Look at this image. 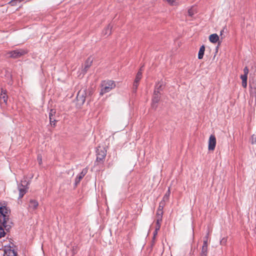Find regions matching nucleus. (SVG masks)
Here are the masks:
<instances>
[{
  "mask_svg": "<svg viewBox=\"0 0 256 256\" xmlns=\"http://www.w3.org/2000/svg\"><path fill=\"white\" fill-rule=\"evenodd\" d=\"M162 216H163V211L162 210H159L158 209L156 214V219H162Z\"/></svg>",
  "mask_w": 256,
  "mask_h": 256,
  "instance_id": "23",
  "label": "nucleus"
},
{
  "mask_svg": "<svg viewBox=\"0 0 256 256\" xmlns=\"http://www.w3.org/2000/svg\"><path fill=\"white\" fill-rule=\"evenodd\" d=\"M112 26L110 24H108L102 30V35L104 36H108L112 34Z\"/></svg>",
  "mask_w": 256,
  "mask_h": 256,
  "instance_id": "12",
  "label": "nucleus"
},
{
  "mask_svg": "<svg viewBox=\"0 0 256 256\" xmlns=\"http://www.w3.org/2000/svg\"><path fill=\"white\" fill-rule=\"evenodd\" d=\"M8 96L6 90L2 89L1 94L0 95V100L3 101L6 104L8 102Z\"/></svg>",
  "mask_w": 256,
  "mask_h": 256,
  "instance_id": "14",
  "label": "nucleus"
},
{
  "mask_svg": "<svg viewBox=\"0 0 256 256\" xmlns=\"http://www.w3.org/2000/svg\"><path fill=\"white\" fill-rule=\"evenodd\" d=\"M208 237H209V232H208V234H206V236L204 238V242L203 244L206 243V245H208Z\"/></svg>",
  "mask_w": 256,
  "mask_h": 256,
  "instance_id": "30",
  "label": "nucleus"
},
{
  "mask_svg": "<svg viewBox=\"0 0 256 256\" xmlns=\"http://www.w3.org/2000/svg\"><path fill=\"white\" fill-rule=\"evenodd\" d=\"M139 84V82L138 81L134 80V84H133V90L134 92H136L138 87Z\"/></svg>",
  "mask_w": 256,
  "mask_h": 256,
  "instance_id": "29",
  "label": "nucleus"
},
{
  "mask_svg": "<svg viewBox=\"0 0 256 256\" xmlns=\"http://www.w3.org/2000/svg\"><path fill=\"white\" fill-rule=\"evenodd\" d=\"M250 87L252 86L251 84H250Z\"/></svg>",
  "mask_w": 256,
  "mask_h": 256,
  "instance_id": "38",
  "label": "nucleus"
},
{
  "mask_svg": "<svg viewBox=\"0 0 256 256\" xmlns=\"http://www.w3.org/2000/svg\"><path fill=\"white\" fill-rule=\"evenodd\" d=\"M240 78L242 80V86L244 88H246L247 86L248 76L245 74H242L240 76Z\"/></svg>",
  "mask_w": 256,
  "mask_h": 256,
  "instance_id": "17",
  "label": "nucleus"
},
{
  "mask_svg": "<svg viewBox=\"0 0 256 256\" xmlns=\"http://www.w3.org/2000/svg\"><path fill=\"white\" fill-rule=\"evenodd\" d=\"M158 230H156V229L155 228V230H154V234H154V238L156 236L157 234Z\"/></svg>",
  "mask_w": 256,
  "mask_h": 256,
  "instance_id": "34",
  "label": "nucleus"
},
{
  "mask_svg": "<svg viewBox=\"0 0 256 256\" xmlns=\"http://www.w3.org/2000/svg\"><path fill=\"white\" fill-rule=\"evenodd\" d=\"M12 246H4V256H17V252L14 249H12Z\"/></svg>",
  "mask_w": 256,
  "mask_h": 256,
  "instance_id": "6",
  "label": "nucleus"
},
{
  "mask_svg": "<svg viewBox=\"0 0 256 256\" xmlns=\"http://www.w3.org/2000/svg\"><path fill=\"white\" fill-rule=\"evenodd\" d=\"M170 194V188H168V190L166 192L165 194L164 195L162 200L164 201L165 202H168L169 200Z\"/></svg>",
  "mask_w": 256,
  "mask_h": 256,
  "instance_id": "18",
  "label": "nucleus"
},
{
  "mask_svg": "<svg viewBox=\"0 0 256 256\" xmlns=\"http://www.w3.org/2000/svg\"><path fill=\"white\" fill-rule=\"evenodd\" d=\"M162 221V219H156V230H159L160 229Z\"/></svg>",
  "mask_w": 256,
  "mask_h": 256,
  "instance_id": "26",
  "label": "nucleus"
},
{
  "mask_svg": "<svg viewBox=\"0 0 256 256\" xmlns=\"http://www.w3.org/2000/svg\"><path fill=\"white\" fill-rule=\"evenodd\" d=\"M116 87L114 81L111 80H104L102 82V89L100 94L102 95L105 93L110 92Z\"/></svg>",
  "mask_w": 256,
  "mask_h": 256,
  "instance_id": "3",
  "label": "nucleus"
},
{
  "mask_svg": "<svg viewBox=\"0 0 256 256\" xmlns=\"http://www.w3.org/2000/svg\"><path fill=\"white\" fill-rule=\"evenodd\" d=\"M160 99V94H158V90H154V96L152 97V107H156V104L158 103Z\"/></svg>",
  "mask_w": 256,
  "mask_h": 256,
  "instance_id": "10",
  "label": "nucleus"
},
{
  "mask_svg": "<svg viewBox=\"0 0 256 256\" xmlns=\"http://www.w3.org/2000/svg\"><path fill=\"white\" fill-rule=\"evenodd\" d=\"M205 51V46L204 45H202L200 46L198 54V58L201 60L203 58L204 53Z\"/></svg>",
  "mask_w": 256,
  "mask_h": 256,
  "instance_id": "16",
  "label": "nucleus"
},
{
  "mask_svg": "<svg viewBox=\"0 0 256 256\" xmlns=\"http://www.w3.org/2000/svg\"><path fill=\"white\" fill-rule=\"evenodd\" d=\"M92 63V60L90 58H88L85 62L84 68L82 70L84 74H86L88 69L90 67Z\"/></svg>",
  "mask_w": 256,
  "mask_h": 256,
  "instance_id": "13",
  "label": "nucleus"
},
{
  "mask_svg": "<svg viewBox=\"0 0 256 256\" xmlns=\"http://www.w3.org/2000/svg\"><path fill=\"white\" fill-rule=\"evenodd\" d=\"M216 138L214 135L211 134L208 140V148L209 150H214L216 146Z\"/></svg>",
  "mask_w": 256,
  "mask_h": 256,
  "instance_id": "7",
  "label": "nucleus"
},
{
  "mask_svg": "<svg viewBox=\"0 0 256 256\" xmlns=\"http://www.w3.org/2000/svg\"><path fill=\"white\" fill-rule=\"evenodd\" d=\"M163 86V83L162 82H158L156 86H155V90H158V94H160V90H162V86Z\"/></svg>",
  "mask_w": 256,
  "mask_h": 256,
  "instance_id": "19",
  "label": "nucleus"
},
{
  "mask_svg": "<svg viewBox=\"0 0 256 256\" xmlns=\"http://www.w3.org/2000/svg\"><path fill=\"white\" fill-rule=\"evenodd\" d=\"M28 182L26 180H22L21 184L18 185V190L19 191L18 198H22L27 192L28 188Z\"/></svg>",
  "mask_w": 256,
  "mask_h": 256,
  "instance_id": "5",
  "label": "nucleus"
},
{
  "mask_svg": "<svg viewBox=\"0 0 256 256\" xmlns=\"http://www.w3.org/2000/svg\"><path fill=\"white\" fill-rule=\"evenodd\" d=\"M96 158L95 164H102L104 163L106 155V150L104 147L98 146L96 150Z\"/></svg>",
  "mask_w": 256,
  "mask_h": 256,
  "instance_id": "2",
  "label": "nucleus"
},
{
  "mask_svg": "<svg viewBox=\"0 0 256 256\" xmlns=\"http://www.w3.org/2000/svg\"><path fill=\"white\" fill-rule=\"evenodd\" d=\"M196 13V10L194 7H192L188 10V14L190 16H192Z\"/></svg>",
  "mask_w": 256,
  "mask_h": 256,
  "instance_id": "24",
  "label": "nucleus"
},
{
  "mask_svg": "<svg viewBox=\"0 0 256 256\" xmlns=\"http://www.w3.org/2000/svg\"><path fill=\"white\" fill-rule=\"evenodd\" d=\"M23 0H12L10 2L9 4H10L12 6H14L17 5L18 3L21 2Z\"/></svg>",
  "mask_w": 256,
  "mask_h": 256,
  "instance_id": "25",
  "label": "nucleus"
},
{
  "mask_svg": "<svg viewBox=\"0 0 256 256\" xmlns=\"http://www.w3.org/2000/svg\"><path fill=\"white\" fill-rule=\"evenodd\" d=\"M226 241H227V239L226 238H222V240L220 242V244L225 245L226 244Z\"/></svg>",
  "mask_w": 256,
  "mask_h": 256,
  "instance_id": "33",
  "label": "nucleus"
},
{
  "mask_svg": "<svg viewBox=\"0 0 256 256\" xmlns=\"http://www.w3.org/2000/svg\"><path fill=\"white\" fill-rule=\"evenodd\" d=\"M52 112H53V110H50V114H49V118H50V123L51 124H52V123L54 126L55 125V124H56V120H53V118H52V116H53V114H52Z\"/></svg>",
  "mask_w": 256,
  "mask_h": 256,
  "instance_id": "22",
  "label": "nucleus"
},
{
  "mask_svg": "<svg viewBox=\"0 0 256 256\" xmlns=\"http://www.w3.org/2000/svg\"><path fill=\"white\" fill-rule=\"evenodd\" d=\"M142 77V68H140V70L138 72L134 80L138 81L140 82Z\"/></svg>",
  "mask_w": 256,
  "mask_h": 256,
  "instance_id": "20",
  "label": "nucleus"
},
{
  "mask_svg": "<svg viewBox=\"0 0 256 256\" xmlns=\"http://www.w3.org/2000/svg\"><path fill=\"white\" fill-rule=\"evenodd\" d=\"M37 160L40 165L42 164V156L39 154L38 156Z\"/></svg>",
  "mask_w": 256,
  "mask_h": 256,
  "instance_id": "31",
  "label": "nucleus"
},
{
  "mask_svg": "<svg viewBox=\"0 0 256 256\" xmlns=\"http://www.w3.org/2000/svg\"><path fill=\"white\" fill-rule=\"evenodd\" d=\"M86 92L84 90H80L77 94L76 99L81 104H84L86 100Z\"/></svg>",
  "mask_w": 256,
  "mask_h": 256,
  "instance_id": "9",
  "label": "nucleus"
},
{
  "mask_svg": "<svg viewBox=\"0 0 256 256\" xmlns=\"http://www.w3.org/2000/svg\"><path fill=\"white\" fill-rule=\"evenodd\" d=\"M208 245H206V242L203 244L200 254H208Z\"/></svg>",
  "mask_w": 256,
  "mask_h": 256,
  "instance_id": "21",
  "label": "nucleus"
},
{
  "mask_svg": "<svg viewBox=\"0 0 256 256\" xmlns=\"http://www.w3.org/2000/svg\"><path fill=\"white\" fill-rule=\"evenodd\" d=\"M250 142L252 144H254L256 143V134H253L252 135L250 138Z\"/></svg>",
  "mask_w": 256,
  "mask_h": 256,
  "instance_id": "27",
  "label": "nucleus"
},
{
  "mask_svg": "<svg viewBox=\"0 0 256 256\" xmlns=\"http://www.w3.org/2000/svg\"><path fill=\"white\" fill-rule=\"evenodd\" d=\"M165 204H166V202L162 200L160 202V204H159V206H158V209L159 210H162L163 211V209H164V206H165Z\"/></svg>",
  "mask_w": 256,
  "mask_h": 256,
  "instance_id": "28",
  "label": "nucleus"
},
{
  "mask_svg": "<svg viewBox=\"0 0 256 256\" xmlns=\"http://www.w3.org/2000/svg\"><path fill=\"white\" fill-rule=\"evenodd\" d=\"M88 172V168H84L81 172L76 176V184H77L80 182L81 180L84 176Z\"/></svg>",
  "mask_w": 256,
  "mask_h": 256,
  "instance_id": "11",
  "label": "nucleus"
},
{
  "mask_svg": "<svg viewBox=\"0 0 256 256\" xmlns=\"http://www.w3.org/2000/svg\"><path fill=\"white\" fill-rule=\"evenodd\" d=\"M243 70H244V74L248 76V72H249V70H248V68L247 66L244 67Z\"/></svg>",
  "mask_w": 256,
  "mask_h": 256,
  "instance_id": "32",
  "label": "nucleus"
},
{
  "mask_svg": "<svg viewBox=\"0 0 256 256\" xmlns=\"http://www.w3.org/2000/svg\"><path fill=\"white\" fill-rule=\"evenodd\" d=\"M224 32V30H222L220 31V35H222V34H223Z\"/></svg>",
  "mask_w": 256,
  "mask_h": 256,
  "instance_id": "36",
  "label": "nucleus"
},
{
  "mask_svg": "<svg viewBox=\"0 0 256 256\" xmlns=\"http://www.w3.org/2000/svg\"><path fill=\"white\" fill-rule=\"evenodd\" d=\"M254 232L255 233H256V226L254 228Z\"/></svg>",
  "mask_w": 256,
  "mask_h": 256,
  "instance_id": "37",
  "label": "nucleus"
},
{
  "mask_svg": "<svg viewBox=\"0 0 256 256\" xmlns=\"http://www.w3.org/2000/svg\"><path fill=\"white\" fill-rule=\"evenodd\" d=\"M210 41L214 44H216L219 40V36L216 34H213L210 36Z\"/></svg>",
  "mask_w": 256,
  "mask_h": 256,
  "instance_id": "15",
  "label": "nucleus"
},
{
  "mask_svg": "<svg viewBox=\"0 0 256 256\" xmlns=\"http://www.w3.org/2000/svg\"><path fill=\"white\" fill-rule=\"evenodd\" d=\"M10 213V210L6 204L0 202V238L4 237L6 235L4 228L8 230L10 228V226L8 224Z\"/></svg>",
  "mask_w": 256,
  "mask_h": 256,
  "instance_id": "1",
  "label": "nucleus"
},
{
  "mask_svg": "<svg viewBox=\"0 0 256 256\" xmlns=\"http://www.w3.org/2000/svg\"><path fill=\"white\" fill-rule=\"evenodd\" d=\"M38 206V202L36 200L31 199L30 200L28 204V210L30 212H32L36 210Z\"/></svg>",
  "mask_w": 256,
  "mask_h": 256,
  "instance_id": "8",
  "label": "nucleus"
},
{
  "mask_svg": "<svg viewBox=\"0 0 256 256\" xmlns=\"http://www.w3.org/2000/svg\"><path fill=\"white\" fill-rule=\"evenodd\" d=\"M28 50L24 49H17L12 51H9L6 53V56L8 58H17L26 54Z\"/></svg>",
  "mask_w": 256,
  "mask_h": 256,
  "instance_id": "4",
  "label": "nucleus"
},
{
  "mask_svg": "<svg viewBox=\"0 0 256 256\" xmlns=\"http://www.w3.org/2000/svg\"><path fill=\"white\" fill-rule=\"evenodd\" d=\"M207 254H200V256H207Z\"/></svg>",
  "mask_w": 256,
  "mask_h": 256,
  "instance_id": "35",
  "label": "nucleus"
}]
</instances>
